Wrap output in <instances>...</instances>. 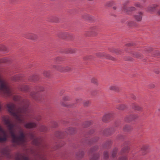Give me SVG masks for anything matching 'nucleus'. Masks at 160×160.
I'll return each instance as SVG.
<instances>
[{
	"instance_id": "f257e3e1",
	"label": "nucleus",
	"mask_w": 160,
	"mask_h": 160,
	"mask_svg": "<svg viewBox=\"0 0 160 160\" xmlns=\"http://www.w3.org/2000/svg\"><path fill=\"white\" fill-rule=\"evenodd\" d=\"M13 99L15 101H18L19 105L16 106L12 103L8 104L7 107L8 111L19 123L24 124L25 118L23 116L29 112V102L17 95L14 96Z\"/></svg>"
},
{
	"instance_id": "f03ea898",
	"label": "nucleus",
	"mask_w": 160,
	"mask_h": 160,
	"mask_svg": "<svg viewBox=\"0 0 160 160\" xmlns=\"http://www.w3.org/2000/svg\"><path fill=\"white\" fill-rule=\"evenodd\" d=\"M3 120L5 124L8 128L12 138L13 143L17 145L24 146L26 142V140L25 136L21 128H19L20 129L19 135H16L15 133L14 128L16 126V124L12 122L8 117H4Z\"/></svg>"
},
{
	"instance_id": "7ed1b4c3",
	"label": "nucleus",
	"mask_w": 160,
	"mask_h": 160,
	"mask_svg": "<svg viewBox=\"0 0 160 160\" xmlns=\"http://www.w3.org/2000/svg\"><path fill=\"white\" fill-rule=\"evenodd\" d=\"M29 136L32 140V143L33 145L38 146L40 148L44 147L45 144L42 138H36L34 134L31 132L29 133Z\"/></svg>"
},
{
	"instance_id": "20e7f679",
	"label": "nucleus",
	"mask_w": 160,
	"mask_h": 160,
	"mask_svg": "<svg viewBox=\"0 0 160 160\" xmlns=\"http://www.w3.org/2000/svg\"><path fill=\"white\" fill-rule=\"evenodd\" d=\"M10 149L8 147L2 149L0 150L1 154L8 159H11L12 158V156L10 153Z\"/></svg>"
},
{
	"instance_id": "39448f33",
	"label": "nucleus",
	"mask_w": 160,
	"mask_h": 160,
	"mask_svg": "<svg viewBox=\"0 0 160 160\" xmlns=\"http://www.w3.org/2000/svg\"><path fill=\"white\" fill-rule=\"evenodd\" d=\"M8 138L6 132L0 126V142H3L7 141Z\"/></svg>"
},
{
	"instance_id": "423d86ee",
	"label": "nucleus",
	"mask_w": 160,
	"mask_h": 160,
	"mask_svg": "<svg viewBox=\"0 0 160 160\" xmlns=\"http://www.w3.org/2000/svg\"><path fill=\"white\" fill-rule=\"evenodd\" d=\"M97 56L98 57L104 58L112 60H114L115 59L112 57L110 56L108 54L104 52H98L97 54Z\"/></svg>"
},
{
	"instance_id": "0eeeda50",
	"label": "nucleus",
	"mask_w": 160,
	"mask_h": 160,
	"mask_svg": "<svg viewBox=\"0 0 160 160\" xmlns=\"http://www.w3.org/2000/svg\"><path fill=\"white\" fill-rule=\"evenodd\" d=\"M57 69L61 72H66L71 70V68L69 67H63L62 66H58Z\"/></svg>"
},
{
	"instance_id": "6e6552de",
	"label": "nucleus",
	"mask_w": 160,
	"mask_h": 160,
	"mask_svg": "<svg viewBox=\"0 0 160 160\" xmlns=\"http://www.w3.org/2000/svg\"><path fill=\"white\" fill-rule=\"evenodd\" d=\"M16 160H29L28 157L24 155L18 154L16 158Z\"/></svg>"
},
{
	"instance_id": "1a4fd4ad",
	"label": "nucleus",
	"mask_w": 160,
	"mask_h": 160,
	"mask_svg": "<svg viewBox=\"0 0 160 160\" xmlns=\"http://www.w3.org/2000/svg\"><path fill=\"white\" fill-rule=\"evenodd\" d=\"M138 118V116L136 114H132L127 116L125 118V121L127 122H130Z\"/></svg>"
},
{
	"instance_id": "9d476101",
	"label": "nucleus",
	"mask_w": 160,
	"mask_h": 160,
	"mask_svg": "<svg viewBox=\"0 0 160 160\" xmlns=\"http://www.w3.org/2000/svg\"><path fill=\"white\" fill-rule=\"evenodd\" d=\"M25 37L28 39L32 40H34L37 37V35L32 33H28L26 34Z\"/></svg>"
},
{
	"instance_id": "9b49d317",
	"label": "nucleus",
	"mask_w": 160,
	"mask_h": 160,
	"mask_svg": "<svg viewBox=\"0 0 160 160\" xmlns=\"http://www.w3.org/2000/svg\"><path fill=\"white\" fill-rule=\"evenodd\" d=\"M112 116L111 113H108L105 115L102 118V120L103 122H106L108 121Z\"/></svg>"
},
{
	"instance_id": "f8f14e48",
	"label": "nucleus",
	"mask_w": 160,
	"mask_h": 160,
	"mask_svg": "<svg viewBox=\"0 0 160 160\" xmlns=\"http://www.w3.org/2000/svg\"><path fill=\"white\" fill-rule=\"evenodd\" d=\"M98 28L96 26H92L90 28L89 32L92 35H95L98 30Z\"/></svg>"
},
{
	"instance_id": "ddd939ff",
	"label": "nucleus",
	"mask_w": 160,
	"mask_h": 160,
	"mask_svg": "<svg viewBox=\"0 0 160 160\" xmlns=\"http://www.w3.org/2000/svg\"><path fill=\"white\" fill-rule=\"evenodd\" d=\"M158 6L157 5H152L149 6L147 8V10L150 12H153L155 10V8Z\"/></svg>"
},
{
	"instance_id": "4468645a",
	"label": "nucleus",
	"mask_w": 160,
	"mask_h": 160,
	"mask_svg": "<svg viewBox=\"0 0 160 160\" xmlns=\"http://www.w3.org/2000/svg\"><path fill=\"white\" fill-rule=\"evenodd\" d=\"M36 126V124L34 122H30L24 124V127L28 128H32Z\"/></svg>"
},
{
	"instance_id": "2eb2a0df",
	"label": "nucleus",
	"mask_w": 160,
	"mask_h": 160,
	"mask_svg": "<svg viewBox=\"0 0 160 160\" xmlns=\"http://www.w3.org/2000/svg\"><path fill=\"white\" fill-rule=\"evenodd\" d=\"M142 12H139L137 14L134 15V18L138 21H140L142 18Z\"/></svg>"
},
{
	"instance_id": "dca6fc26",
	"label": "nucleus",
	"mask_w": 160,
	"mask_h": 160,
	"mask_svg": "<svg viewBox=\"0 0 160 160\" xmlns=\"http://www.w3.org/2000/svg\"><path fill=\"white\" fill-rule=\"evenodd\" d=\"M0 92L3 93V79L0 78Z\"/></svg>"
},
{
	"instance_id": "f3484780",
	"label": "nucleus",
	"mask_w": 160,
	"mask_h": 160,
	"mask_svg": "<svg viewBox=\"0 0 160 160\" xmlns=\"http://www.w3.org/2000/svg\"><path fill=\"white\" fill-rule=\"evenodd\" d=\"M75 129L72 128H68L65 132L68 134H72L74 132Z\"/></svg>"
},
{
	"instance_id": "a211bd4d",
	"label": "nucleus",
	"mask_w": 160,
	"mask_h": 160,
	"mask_svg": "<svg viewBox=\"0 0 160 160\" xmlns=\"http://www.w3.org/2000/svg\"><path fill=\"white\" fill-rule=\"evenodd\" d=\"M126 107V106L124 104L118 105L116 106L117 108L119 110H123Z\"/></svg>"
},
{
	"instance_id": "6ab92c4d",
	"label": "nucleus",
	"mask_w": 160,
	"mask_h": 160,
	"mask_svg": "<svg viewBox=\"0 0 160 160\" xmlns=\"http://www.w3.org/2000/svg\"><path fill=\"white\" fill-rule=\"evenodd\" d=\"M132 108L135 110L138 111H140L142 108L135 103H133L132 105Z\"/></svg>"
},
{
	"instance_id": "aec40b11",
	"label": "nucleus",
	"mask_w": 160,
	"mask_h": 160,
	"mask_svg": "<svg viewBox=\"0 0 160 160\" xmlns=\"http://www.w3.org/2000/svg\"><path fill=\"white\" fill-rule=\"evenodd\" d=\"M20 88L21 91H27L29 89L28 87L25 85H22Z\"/></svg>"
},
{
	"instance_id": "412c9836",
	"label": "nucleus",
	"mask_w": 160,
	"mask_h": 160,
	"mask_svg": "<svg viewBox=\"0 0 160 160\" xmlns=\"http://www.w3.org/2000/svg\"><path fill=\"white\" fill-rule=\"evenodd\" d=\"M129 148L128 146H125L122 148L121 153V154L126 153L128 152L129 150Z\"/></svg>"
},
{
	"instance_id": "4be33fe9",
	"label": "nucleus",
	"mask_w": 160,
	"mask_h": 160,
	"mask_svg": "<svg viewBox=\"0 0 160 160\" xmlns=\"http://www.w3.org/2000/svg\"><path fill=\"white\" fill-rule=\"evenodd\" d=\"M31 96L35 100H38L37 98V94L34 92H32L30 93Z\"/></svg>"
},
{
	"instance_id": "5701e85b",
	"label": "nucleus",
	"mask_w": 160,
	"mask_h": 160,
	"mask_svg": "<svg viewBox=\"0 0 160 160\" xmlns=\"http://www.w3.org/2000/svg\"><path fill=\"white\" fill-rule=\"evenodd\" d=\"M29 80L33 81H37L38 80V77L36 75H32L29 78Z\"/></svg>"
},
{
	"instance_id": "b1692460",
	"label": "nucleus",
	"mask_w": 160,
	"mask_h": 160,
	"mask_svg": "<svg viewBox=\"0 0 160 160\" xmlns=\"http://www.w3.org/2000/svg\"><path fill=\"white\" fill-rule=\"evenodd\" d=\"M109 88L110 90L115 91H118V87L115 85L111 86L109 87Z\"/></svg>"
},
{
	"instance_id": "393cba45",
	"label": "nucleus",
	"mask_w": 160,
	"mask_h": 160,
	"mask_svg": "<svg viewBox=\"0 0 160 160\" xmlns=\"http://www.w3.org/2000/svg\"><path fill=\"white\" fill-rule=\"evenodd\" d=\"M124 9L125 11L128 12L134 11L135 8L134 7H131L130 8H125Z\"/></svg>"
},
{
	"instance_id": "a878e982",
	"label": "nucleus",
	"mask_w": 160,
	"mask_h": 160,
	"mask_svg": "<svg viewBox=\"0 0 160 160\" xmlns=\"http://www.w3.org/2000/svg\"><path fill=\"white\" fill-rule=\"evenodd\" d=\"M70 99V97L68 95H65L64 96L63 100L64 101H68Z\"/></svg>"
},
{
	"instance_id": "bb28decb",
	"label": "nucleus",
	"mask_w": 160,
	"mask_h": 160,
	"mask_svg": "<svg viewBox=\"0 0 160 160\" xmlns=\"http://www.w3.org/2000/svg\"><path fill=\"white\" fill-rule=\"evenodd\" d=\"M91 82L92 83H93L95 84H98V81L97 80V79L95 78H92L91 79Z\"/></svg>"
},
{
	"instance_id": "cd10ccee",
	"label": "nucleus",
	"mask_w": 160,
	"mask_h": 160,
	"mask_svg": "<svg viewBox=\"0 0 160 160\" xmlns=\"http://www.w3.org/2000/svg\"><path fill=\"white\" fill-rule=\"evenodd\" d=\"M40 130L42 132H45L47 131V128L44 126H42L40 128Z\"/></svg>"
},
{
	"instance_id": "c85d7f7f",
	"label": "nucleus",
	"mask_w": 160,
	"mask_h": 160,
	"mask_svg": "<svg viewBox=\"0 0 160 160\" xmlns=\"http://www.w3.org/2000/svg\"><path fill=\"white\" fill-rule=\"evenodd\" d=\"M133 55L135 57L138 58H141L142 56V55L141 54L137 52L133 54Z\"/></svg>"
},
{
	"instance_id": "c756f323",
	"label": "nucleus",
	"mask_w": 160,
	"mask_h": 160,
	"mask_svg": "<svg viewBox=\"0 0 160 160\" xmlns=\"http://www.w3.org/2000/svg\"><path fill=\"white\" fill-rule=\"evenodd\" d=\"M99 156L97 154H95L94 156L92 158L91 160H98Z\"/></svg>"
},
{
	"instance_id": "7c9ffc66",
	"label": "nucleus",
	"mask_w": 160,
	"mask_h": 160,
	"mask_svg": "<svg viewBox=\"0 0 160 160\" xmlns=\"http://www.w3.org/2000/svg\"><path fill=\"white\" fill-rule=\"evenodd\" d=\"M123 129L125 131H128L130 130V128L128 125H125L123 128Z\"/></svg>"
},
{
	"instance_id": "2f4dec72",
	"label": "nucleus",
	"mask_w": 160,
	"mask_h": 160,
	"mask_svg": "<svg viewBox=\"0 0 160 160\" xmlns=\"http://www.w3.org/2000/svg\"><path fill=\"white\" fill-rule=\"evenodd\" d=\"M148 148V146L147 145H143L141 148V150L144 151H145Z\"/></svg>"
},
{
	"instance_id": "473e14b6",
	"label": "nucleus",
	"mask_w": 160,
	"mask_h": 160,
	"mask_svg": "<svg viewBox=\"0 0 160 160\" xmlns=\"http://www.w3.org/2000/svg\"><path fill=\"white\" fill-rule=\"evenodd\" d=\"M117 152V150L116 149L113 151L112 153V156L113 157H114L115 156Z\"/></svg>"
},
{
	"instance_id": "72a5a7b5",
	"label": "nucleus",
	"mask_w": 160,
	"mask_h": 160,
	"mask_svg": "<svg viewBox=\"0 0 160 160\" xmlns=\"http://www.w3.org/2000/svg\"><path fill=\"white\" fill-rule=\"evenodd\" d=\"M20 79V77L18 76H15L13 78V79L15 81H18Z\"/></svg>"
},
{
	"instance_id": "f704fd0d",
	"label": "nucleus",
	"mask_w": 160,
	"mask_h": 160,
	"mask_svg": "<svg viewBox=\"0 0 160 160\" xmlns=\"http://www.w3.org/2000/svg\"><path fill=\"white\" fill-rule=\"evenodd\" d=\"M7 48L4 46L3 45L2 46V48H1V50L4 51H7Z\"/></svg>"
},
{
	"instance_id": "c9c22d12",
	"label": "nucleus",
	"mask_w": 160,
	"mask_h": 160,
	"mask_svg": "<svg viewBox=\"0 0 160 160\" xmlns=\"http://www.w3.org/2000/svg\"><path fill=\"white\" fill-rule=\"evenodd\" d=\"M8 59L7 58H4L2 59V61H1V62H8Z\"/></svg>"
},
{
	"instance_id": "e433bc0d",
	"label": "nucleus",
	"mask_w": 160,
	"mask_h": 160,
	"mask_svg": "<svg viewBox=\"0 0 160 160\" xmlns=\"http://www.w3.org/2000/svg\"><path fill=\"white\" fill-rule=\"evenodd\" d=\"M90 102L88 101H85L84 102V105L85 106H88Z\"/></svg>"
},
{
	"instance_id": "4c0bfd02",
	"label": "nucleus",
	"mask_w": 160,
	"mask_h": 160,
	"mask_svg": "<svg viewBox=\"0 0 160 160\" xmlns=\"http://www.w3.org/2000/svg\"><path fill=\"white\" fill-rule=\"evenodd\" d=\"M104 155L105 158H107L108 157V153L107 152H105L104 153Z\"/></svg>"
},
{
	"instance_id": "58836bf2",
	"label": "nucleus",
	"mask_w": 160,
	"mask_h": 160,
	"mask_svg": "<svg viewBox=\"0 0 160 160\" xmlns=\"http://www.w3.org/2000/svg\"><path fill=\"white\" fill-rule=\"evenodd\" d=\"M119 51V50L115 49H113L112 50H111L110 51L115 53H119V52H118V51Z\"/></svg>"
},
{
	"instance_id": "ea45409f",
	"label": "nucleus",
	"mask_w": 160,
	"mask_h": 160,
	"mask_svg": "<svg viewBox=\"0 0 160 160\" xmlns=\"http://www.w3.org/2000/svg\"><path fill=\"white\" fill-rule=\"evenodd\" d=\"M37 89L38 91H42L43 90V87L39 86L38 87V88Z\"/></svg>"
},
{
	"instance_id": "a19ab883",
	"label": "nucleus",
	"mask_w": 160,
	"mask_h": 160,
	"mask_svg": "<svg viewBox=\"0 0 160 160\" xmlns=\"http://www.w3.org/2000/svg\"><path fill=\"white\" fill-rule=\"evenodd\" d=\"M75 50L74 49L70 48L69 50V52L71 53H74L75 52Z\"/></svg>"
},
{
	"instance_id": "79ce46f5",
	"label": "nucleus",
	"mask_w": 160,
	"mask_h": 160,
	"mask_svg": "<svg viewBox=\"0 0 160 160\" xmlns=\"http://www.w3.org/2000/svg\"><path fill=\"white\" fill-rule=\"evenodd\" d=\"M120 160H127V158L126 157H123L120 158Z\"/></svg>"
},
{
	"instance_id": "37998d69",
	"label": "nucleus",
	"mask_w": 160,
	"mask_h": 160,
	"mask_svg": "<svg viewBox=\"0 0 160 160\" xmlns=\"http://www.w3.org/2000/svg\"><path fill=\"white\" fill-rule=\"evenodd\" d=\"M58 136L61 137H62L64 135V134L62 132H59Z\"/></svg>"
},
{
	"instance_id": "c03bdc74",
	"label": "nucleus",
	"mask_w": 160,
	"mask_h": 160,
	"mask_svg": "<svg viewBox=\"0 0 160 160\" xmlns=\"http://www.w3.org/2000/svg\"><path fill=\"white\" fill-rule=\"evenodd\" d=\"M44 74L46 77H48L49 75V74L48 73V72L46 71H45L44 72Z\"/></svg>"
},
{
	"instance_id": "a18cd8bd",
	"label": "nucleus",
	"mask_w": 160,
	"mask_h": 160,
	"mask_svg": "<svg viewBox=\"0 0 160 160\" xmlns=\"http://www.w3.org/2000/svg\"><path fill=\"white\" fill-rule=\"evenodd\" d=\"M97 149V148L95 147L94 148H92L91 150V152H93L94 151L96 150Z\"/></svg>"
},
{
	"instance_id": "49530a36",
	"label": "nucleus",
	"mask_w": 160,
	"mask_h": 160,
	"mask_svg": "<svg viewBox=\"0 0 160 160\" xmlns=\"http://www.w3.org/2000/svg\"><path fill=\"white\" fill-rule=\"evenodd\" d=\"M135 6L137 7H139L140 6V4H139V3H135Z\"/></svg>"
},
{
	"instance_id": "de8ad7c7",
	"label": "nucleus",
	"mask_w": 160,
	"mask_h": 160,
	"mask_svg": "<svg viewBox=\"0 0 160 160\" xmlns=\"http://www.w3.org/2000/svg\"><path fill=\"white\" fill-rule=\"evenodd\" d=\"M35 119H36L37 121H39L40 119V117L39 116L38 118H34Z\"/></svg>"
},
{
	"instance_id": "09e8293b",
	"label": "nucleus",
	"mask_w": 160,
	"mask_h": 160,
	"mask_svg": "<svg viewBox=\"0 0 160 160\" xmlns=\"http://www.w3.org/2000/svg\"><path fill=\"white\" fill-rule=\"evenodd\" d=\"M37 98L38 99V100H37V101H39L41 100V98L42 97H38V96L37 95Z\"/></svg>"
},
{
	"instance_id": "8fccbe9b",
	"label": "nucleus",
	"mask_w": 160,
	"mask_h": 160,
	"mask_svg": "<svg viewBox=\"0 0 160 160\" xmlns=\"http://www.w3.org/2000/svg\"><path fill=\"white\" fill-rule=\"evenodd\" d=\"M157 14L158 15H160V10L158 11Z\"/></svg>"
},
{
	"instance_id": "3c124183",
	"label": "nucleus",
	"mask_w": 160,
	"mask_h": 160,
	"mask_svg": "<svg viewBox=\"0 0 160 160\" xmlns=\"http://www.w3.org/2000/svg\"><path fill=\"white\" fill-rule=\"evenodd\" d=\"M81 99H78L76 100V101L77 102H80V101H81Z\"/></svg>"
},
{
	"instance_id": "603ef678",
	"label": "nucleus",
	"mask_w": 160,
	"mask_h": 160,
	"mask_svg": "<svg viewBox=\"0 0 160 160\" xmlns=\"http://www.w3.org/2000/svg\"><path fill=\"white\" fill-rule=\"evenodd\" d=\"M62 105L63 106H65V107L67 106V105H66V104H64L63 103V102H62Z\"/></svg>"
},
{
	"instance_id": "864d4df0",
	"label": "nucleus",
	"mask_w": 160,
	"mask_h": 160,
	"mask_svg": "<svg viewBox=\"0 0 160 160\" xmlns=\"http://www.w3.org/2000/svg\"><path fill=\"white\" fill-rule=\"evenodd\" d=\"M86 123H87L88 124V125H86V126H85V127H88V125L90 124V122H86Z\"/></svg>"
},
{
	"instance_id": "5fc2aeb1",
	"label": "nucleus",
	"mask_w": 160,
	"mask_h": 160,
	"mask_svg": "<svg viewBox=\"0 0 160 160\" xmlns=\"http://www.w3.org/2000/svg\"><path fill=\"white\" fill-rule=\"evenodd\" d=\"M131 23H132V22H131L128 23V25L130 26H132V25L131 24Z\"/></svg>"
},
{
	"instance_id": "6e6d98bb",
	"label": "nucleus",
	"mask_w": 160,
	"mask_h": 160,
	"mask_svg": "<svg viewBox=\"0 0 160 160\" xmlns=\"http://www.w3.org/2000/svg\"><path fill=\"white\" fill-rule=\"evenodd\" d=\"M156 53L157 55H156L155 56L159 55V52L158 51H157L156 52Z\"/></svg>"
},
{
	"instance_id": "4d7b16f0",
	"label": "nucleus",
	"mask_w": 160,
	"mask_h": 160,
	"mask_svg": "<svg viewBox=\"0 0 160 160\" xmlns=\"http://www.w3.org/2000/svg\"><path fill=\"white\" fill-rule=\"evenodd\" d=\"M155 87V85H152L151 86V88H154Z\"/></svg>"
},
{
	"instance_id": "13d9d810",
	"label": "nucleus",
	"mask_w": 160,
	"mask_h": 160,
	"mask_svg": "<svg viewBox=\"0 0 160 160\" xmlns=\"http://www.w3.org/2000/svg\"><path fill=\"white\" fill-rule=\"evenodd\" d=\"M106 5L108 6H110V5H108V3L106 4Z\"/></svg>"
},
{
	"instance_id": "bf43d9fd",
	"label": "nucleus",
	"mask_w": 160,
	"mask_h": 160,
	"mask_svg": "<svg viewBox=\"0 0 160 160\" xmlns=\"http://www.w3.org/2000/svg\"><path fill=\"white\" fill-rule=\"evenodd\" d=\"M83 155V153L82 152V153H81V156H82V155Z\"/></svg>"
},
{
	"instance_id": "052dcab7",
	"label": "nucleus",
	"mask_w": 160,
	"mask_h": 160,
	"mask_svg": "<svg viewBox=\"0 0 160 160\" xmlns=\"http://www.w3.org/2000/svg\"><path fill=\"white\" fill-rule=\"evenodd\" d=\"M158 111H160V108H158Z\"/></svg>"
},
{
	"instance_id": "680f3d73",
	"label": "nucleus",
	"mask_w": 160,
	"mask_h": 160,
	"mask_svg": "<svg viewBox=\"0 0 160 160\" xmlns=\"http://www.w3.org/2000/svg\"><path fill=\"white\" fill-rule=\"evenodd\" d=\"M0 160H2V158L1 157H0Z\"/></svg>"
},
{
	"instance_id": "e2e57ef3",
	"label": "nucleus",
	"mask_w": 160,
	"mask_h": 160,
	"mask_svg": "<svg viewBox=\"0 0 160 160\" xmlns=\"http://www.w3.org/2000/svg\"><path fill=\"white\" fill-rule=\"evenodd\" d=\"M113 8L114 9H116V8L115 7H114Z\"/></svg>"
},
{
	"instance_id": "0e129e2a",
	"label": "nucleus",
	"mask_w": 160,
	"mask_h": 160,
	"mask_svg": "<svg viewBox=\"0 0 160 160\" xmlns=\"http://www.w3.org/2000/svg\"><path fill=\"white\" fill-rule=\"evenodd\" d=\"M119 138V139H121V138Z\"/></svg>"
}]
</instances>
